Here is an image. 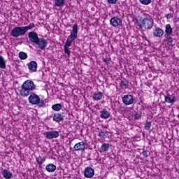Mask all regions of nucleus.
I'll list each match as a JSON object with an SVG mask.
<instances>
[{"instance_id":"obj_1","label":"nucleus","mask_w":179,"mask_h":179,"mask_svg":"<svg viewBox=\"0 0 179 179\" xmlns=\"http://www.w3.org/2000/svg\"><path fill=\"white\" fill-rule=\"evenodd\" d=\"M36 90V85L34 82L31 80H27L24 81L20 90V94L22 97H28V101L33 106H38L41 108L45 107V102L44 100L40 99V96L34 93Z\"/></svg>"},{"instance_id":"obj_2","label":"nucleus","mask_w":179,"mask_h":179,"mask_svg":"<svg viewBox=\"0 0 179 179\" xmlns=\"http://www.w3.org/2000/svg\"><path fill=\"white\" fill-rule=\"evenodd\" d=\"M154 24L155 21L153 20V18L149 16L143 18L138 26L141 29H144L145 30H152V29H153Z\"/></svg>"},{"instance_id":"obj_3","label":"nucleus","mask_w":179,"mask_h":179,"mask_svg":"<svg viewBox=\"0 0 179 179\" xmlns=\"http://www.w3.org/2000/svg\"><path fill=\"white\" fill-rule=\"evenodd\" d=\"M78 38V23H76L73 26V29L71 30V34L69 36L65 44L66 45H72V43Z\"/></svg>"},{"instance_id":"obj_4","label":"nucleus","mask_w":179,"mask_h":179,"mask_svg":"<svg viewBox=\"0 0 179 179\" xmlns=\"http://www.w3.org/2000/svg\"><path fill=\"white\" fill-rule=\"evenodd\" d=\"M26 30L24 29V27H14L10 34L11 37H20L21 36H24L26 34Z\"/></svg>"},{"instance_id":"obj_5","label":"nucleus","mask_w":179,"mask_h":179,"mask_svg":"<svg viewBox=\"0 0 179 179\" xmlns=\"http://www.w3.org/2000/svg\"><path fill=\"white\" fill-rule=\"evenodd\" d=\"M122 103L124 106H131V104H134V96L130 94L124 95L122 97Z\"/></svg>"},{"instance_id":"obj_6","label":"nucleus","mask_w":179,"mask_h":179,"mask_svg":"<svg viewBox=\"0 0 179 179\" xmlns=\"http://www.w3.org/2000/svg\"><path fill=\"white\" fill-rule=\"evenodd\" d=\"M36 45H38V48L40 50H45V48H47V44H48V42L47 41V40L43 38H39V39H38V41H36V43H35Z\"/></svg>"},{"instance_id":"obj_7","label":"nucleus","mask_w":179,"mask_h":179,"mask_svg":"<svg viewBox=\"0 0 179 179\" xmlns=\"http://www.w3.org/2000/svg\"><path fill=\"white\" fill-rule=\"evenodd\" d=\"M152 34L154 37H158V38H162V37L164 36V31L159 27H155L152 31Z\"/></svg>"},{"instance_id":"obj_8","label":"nucleus","mask_w":179,"mask_h":179,"mask_svg":"<svg viewBox=\"0 0 179 179\" xmlns=\"http://www.w3.org/2000/svg\"><path fill=\"white\" fill-rule=\"evenodd\" d=\"M84 176L85 178H93L94 177V169L90 166H87L85 169Z\"/></svg>"},{"instance_id":"obj_9","label":"nucleus","mask_w":179,"mask_h":179,"mask_svg":"<svg viewBox=\"0 0 179 179\" xmlns=\"http://www.w3.org/2000/svg\"><path fill=\"white\" fill-rule=\"evenodd\" d=\"M28 38L31 43L36 44L40 38L38 37V34H37V33L31 31L28 34Z\"/></svg>"},{"instance_id":"obj_10","label":"nucleus","mask_w":179,"mask_h":179,"mask_svg":"<svg viewBox=\"0 0 179 179\" xmlns=\"http://www.w3.org/2000/svg\"><path fill=\"white\" fill-rule=\"evenodd\" d=\"M74 149L76 152H85V150H86V145L85 144V142L81 141L79 143H77L75 145H74Z\"/></svg>"},{"instance_id":"obj_11","label":"nucleus","mask_w":179,"mask_h":179,"mask_svg":"<svg viewBox=\"0 0 179 179\" xmlns=\"http://www.w3.org/2000/svg\"><path fill=\"white\" fill-rule=\"evenodd\" d=\"M29 72H37V62L36 61H31L27 64Z\"/></svg>"},{"instance_id":"obj_12","label":"nucleus","mask_w":179,"mask_h":179,"mask_svg":"<svg viewBox=\"0 0 179 179\" xmlns=\"http://www.w3.org/2000/svg\"><path fill=\"white\" fill-rule=\"evenodd\" d=\"M45 136L47 139H54L59 136V132L58 131H52L46 132Z\"/></svg>"},{"instance_id":"obj_13","label":"nucleus","mask_w":179,"mask_h":179,"mask_svg":"<svg viewBox=\"0 0 179 179\" xmlns=\"http://www.w3.org/2000/svg\"><path fill=\"white\" fill-rule=\"evenodd\" d=\"M100 117L103 120H108L110 117H111V113H110V111L107 110V109L103 108L100 112Z\"/></svg>"},{"instance_id":"obj_14","label":"nucleus","mask_w":179,"mask_h":179,"mask_svg":"<svg viewBox=\"0 0 179 179\" xmlns=\"http://www.w3.org/2000/svg\"><path fill=\"white\" fill-rule=\"evenodd\" d=\"M110 24L113 26V27H117L121 24V20L117 17H113L110 19Z\"/></svg>"},{"instance_id":"obj_15","label":"nucleus","mask_w":179,"mask_h":179,"mask_svg":"<svg viewBox=\"0 0 179 179\" xmlns=\"http://www.w3.org/2000/svg\"><path fill=\"white\" fill-rule=\"evenodd\" d=\"M164 41L167 42L169 47H173L174 44L173 43L174 42V38L171 37V35H166L164 36Z\"/></svg>"},{"instance_id":"obj_16","label":"nucleus","mask_w":179,"mask_h":179,"mask_svg":"<svg viewBox=\"0 0 179 179\" xmlns=\"http://www.w3.org/2000/svg\"><path fill=\"white\" fill-rule=\"evenodd\" d=\"M93 100H94L95 101H100V100H101V99H103V92H96L93 94L92 96Z\"/></svg>"},{"instance_id":"obj_17","label":"nucleus","mask_w":179,"mask_h":179,"mask_svg":"<svg viewBox=\"0 0 179 179\" xmlns=\"http://www.w3.org/2000/svg\"><path fill=\"white\" fill-rule=\"evenodd\" d=\"M2 176L5 179H10L13 177V175L8 169H4L2 172Z\"/></svg>"},{"instance_id":"obj_18","label":"nucleus","mask_w":179,"mask_h":179,"mask_svg":"<svg viewBox=\"0 0 179 179\" xmlns=\"http://www.w3.org/2000/svg\"><path fill=\"white\" fill-rule=\"evenodd\" d=\"M165 101L166 103L174 104V103H176V96H173L171 98V95H170V94H168L166 96H165Z\"/></svg>"},{"instance_id":"obj_19","label":"nucleus","mask_w":179,"mask_h":179,"mask_svg":"<svg viewBox=\"0 0 179 179\" xmlns=\"http://www.w3.org/2000/svg\"><path fill=\"white\" fill-rule=\"evenodd\" d=\"M171 34H173V28L170 24H167L165 27L164 36H171Z\"/></svg>"},{"instance_id":"obj_20","label":"nucleus","mask_w":179,"mask_h":179,"mask_svg":"<svg viewBox=\"0 0 179 179\" xmlns=\"http://www.w3.org/2000/svg\"><path fill=\"white\" fill-rule=\"evenodd\" d=\"M64 120V116L61 113H55L53 115V121L55 122H61Z\"/></svg>"},{"instance_id":"obj_21","label":"nucleus","mask_w":179,"mask_h":179,"mask_svg":"<svg viewBox=\"0 0 179 179\" xmlns=\"http://www.w3.org/2000/svg\"><path fill=\"white\" fill-rule=\"evenodd\" d=\"M45 170L48 173H54L57 170V166L54 165V164H49L46 166Z\"/></svg>"},{"instance_id":"obj_22","label":"nucleus","mask_w":179,"mask_h":179,"mask_svg":"<svg viewBox=\"0 0 179 179\" xmlns=\"http://www.w3.org/2000/svg\"><path fill=\"white\" fill-rule=\"evenodd\" d=\"M0 68L1 69H6V60L2 55H0Z\"/></svg>"},{"instance_id":"obj_23","label":"nucleus","mask_w":179,"mask_h":179,"mask_svg":"<svg viewBox=\"0 0 179 179\" xmlns=\"http://www.w3.org/2000/svg\"><path fill=\"white\" fill-rule=\"evenodd\" d=\"M36 162L39 164V166H41L44 162H45V157L38 156L36 158Z\"/></svg>"},{"instance_id":"obj_24","label":"nucleus","mask_w":179,"mask_h":179,"mask_svg":"<svg viewBox=\"0 0 179 179\" xmlns=\"http://www.w3.org/2000/svg\"><path fill=\"white\" fill-rule=\"evenodd\" d=\"M109 149H110L109 143H103L101 146V152H108Z\"/></svg>"},{"instance_id":"obj_25","label":"nucleus","mask_w":179,"mask_h":179,"mask_svg":"<svg viewBox=\"0 0 179 179\" xmlns=\"http://www.w3.org/2000/svg\"><path fill=\"white\" fill-rule=\"evenodd\" d=\"M55 5L58 8L64 6L65 5V0H55Z\"/></svg>"},{"instance_id":"obj_26","label":"nucleus","mask_w":179,"mask_h":179,"mask_svg":"<svg viewBox=\"0 0 179 179\" xmlns=\"http://www.w3.org/2000/svg\"><path fill=\"white\" fill-rule=\"evenodd\" d=\"M129 83L127 80H122L120 82V87H122V89H128Z\"/></svg>"},{"instance_id":"obj_27","label":"nucleus","mask_w":179,"mask_h":179,"mask_svg":"<svg viewBox=\"0 0 179 179\" xmlns=\"http://www.w3.org/2000/svg\"><path fill=\"white\" fill-rule=\"evenodd\" d=\"M52 108L55 111H59V110H61V108H62V105H61V103H56V104L52 106Z\"/></svg>"},{"instance_id":"obj_28","label":"nucleus","mask_w":179,"mask_h":179,"mask_svg":"<svg viewBox=\"0 0 179 179\" xmlns=\"http://www.w3.org/2000/svg\"><path fill=\"white\" fill-rule=\"evenodd\" d=\"M69 47H71V45H67L66 43H65L64 52L65 54H67L69 58L71 57V50H69Z\"/></svg>"},{"instance_id":"obj_29","label":"nucleus","mask_w":179,"mask_h":179,"mask_svg":"<svg viewBox=\"0 0 179 179\" xmlns=\"http://www.w3.org/2000/svg\"><path fill=\"white\" fill-rule=\"evenodd\" d=\"M27 53L24 52H20L19 53V58L20 59L24 60V59H27Z\"/></svg>"},{"instance_id":"obj_30","label":"nucleus","mask_w":179,"mask_h":179,"mask_svg":"<svg viewBox=\"0 0 179 179\" xmlns=\"http://www.w3.org/2000/svg\"><path fill=\"white\" fill-rule=\"evenodd\" d=\"M133 118L136 120H139L142 118V113H136L133 115Z\"/></svg>"},{"instance_id":"obj_31","label":"nucleus","mask_w":179,"mask_h":179,"mask_svg":"<svg viewBox=\"0 0 179 179\" xmlns=\"http://www.w3.org/2000/svg\"><path fill=\"white\" fill-rule=\"evenodd\" d=\"M34 28V23L31 22L29 24V26H24V29L25 30V32L29 31V30H31V29Z\"/></svg>"},{"instance_id":"obj_32","label":"nucleus","mask_w":179,"mask_h":179,"mask_svg":"<svg viewBox=\"0 0 179 179\" xmlns=\"http://www.w3.org/2000/svg\"><path fill=\"white\" fill-rule=\"evenodd\" d=\"M139 1L142 5H150V3H152V0H139Z\"/></svg>"},{"instance_id":"obj_33","label":"nucleus","mask_w":179,"mask_h":179,"mask_svg":"<svg viewBox=\"0 0 179 179\" xmlns=\"http://www.w3.org/2000/svg\"><path fill=\"white\" fill-rule=\"evenodd\" d=\"M150 127H152V122H147L145 124L144 128H145V129H150Z\"/></svg>"},{"instance_id":"obj_34","label":"nucleus","mask_w":179,"mask_h":179,"mask_svg":"<svg viewBox=\"0 0 179 179\" xmlns=\"http://www.w3.org/2000/svg\"><path fill=\"white\" fill-rule=\"evenodd\" d=\"M106 132L100 131L99 132V136H100V138H104V136H106Z\"/></svg>"},{"instance_id":"obj_35","label":"nucleus","mask_w":179,"mask_h":179,"mask_svg":"<svg viewBox=\"0 0 179 179\" xmlns=\"http://www.w3.org/2000/svg\"><path fill=\"white\" fill-rule=\"evenodd\" d=\"M117 0H108V3H110L111 5H115L117 3Z\"/></svg>"},{"instance_id":"obj_36","label":"nucleus","mask_w":179,"mask_h":179,"mask_svg":"<svg viewBox=\"0 0 179 179\" xmlns=\"http://www.w3.org/2000/svg\"><path fill=\"white\" fill-rule=\"evenodd\" d=\"M142 154L144 157H149V155H148V152L143 151Z\"/></svg>"},{"instance_id":"obj_37","label":"nucleus","mask_w":179,"mask_h":179,"mask_svg":"<svg viewBox=\"0 0 179 179\" xmlns=\"http://www.w3.org/2000/svg\"><path fill=\"white\" fill-rule=\"evenodd\" d=\"M166 19H171L173 17V14L169 13L166 15Z\"/></svg>"},{"instance_id":"obj_38","label":"nucleus","mask_w":179,"mask_h":179,"mask_svg":"<svg viewBox=\"0 0 179 179\" xmlns=\"http://www.w3.org/2000/svg\"><path fill=\"white\" fill-rule=\"evenodd\" d=\"M145 86L150 87V86L152 85V83L147 82V83H145Z\"/></svg>"}]
</instances>
